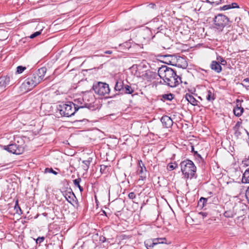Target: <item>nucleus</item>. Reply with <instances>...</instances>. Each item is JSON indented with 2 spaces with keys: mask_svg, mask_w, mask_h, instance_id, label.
Returning <instances> with one entry per match:
<instances>
[{
  "mask_svg": "<svg viewBox=\"0 0 249 249\" xmlns=\"http://www.w3.org/2000/svg\"><path fill=\"white\" fill-rule=\"evenodd\" d=\"M158 75L163 80L162 84L171 88H175L182 82L181 77L177 74L176 71L165 65L159 69Z\"/></svg>",
  "mask_w": 249,
  "mask_h": 249,
  "instance_id": "nucleus-1",
  "label": "nucleus"
},
{
  "mask_svg": "<svg viewBox=\"0 0 249 249\" xmlns=\"http://www.w3.org/2000/svg\"><path fill=\"white\" fill-rule=\"evenodd\" d=\"M83 106L79 105L71 102L62 103L57 107V109L63 117H69L73 116L79 109H82Z\"/></svg>",
  "mask_w": 249,
  "mask_h": 249,
  "instance_id": "nucleus-2",
  "label": "nucleus"
},
{
  "mask_svg": "<svg viewBox=\"0 0 249 249\" xmlns=\"http://www.w3.org/2000/svg\"><path fill=\"white\" fill-rule=\"evenodd\" d=\"M180 166L181 172L186 178L192 179L193 178H196V176H195L196 167L192 160H185L182 161L180 163Z\"/></svg>",
  "mask_w": 249,
  "mask_h": 249,
  "instance_id": "nucleus-3",
  "label": "nucleus"
},
{
  "mask_svg": "<svg viewBox=\"0 0 249 249\" xmlns=\"http://www.w3.org/2000/svg\"><path fill=\"white\" fill-rule=\"evenodd\" d=\"M213 28L217 29L219 31H222L225 27L230 26V24L231 22L229 18L222 14H219L215 16L213 19Z\"/></svg>",
  "mask_w": 249,
  "mask_h": 249,
  "instance_id": "nucleus-4",
  "label": "nucleus"
},
{
  "mask_svg": "<svg viewBox=\"0 0 249 249\" xmlns=\"http://www.w3.org/2000/svg\"><path fill=\"white\" fill-rule=\"evenodd\" d=\"M36 75L34 72L30 74L22 84L20 87L21 89L25 91H29L38 84L41 81L39 78Z\"/></svg>",
  "mask_w": 249,
  "mask_h": 249,
  "instance_id": "nucleus-5",
  "label": "nucleus"
},
{
  "mask_svg": "<svg viewBox=\"0 0 249 249\" xmlns=\"http://www.w3.org/2000/svg\"><path fill=\"white\" fill-rule=\"evenodd\" d=\"M24 151L23 140L20 137L15 138L14 141L10 144V153L20 155L22 154Z\"/></svg>",
  "mask_w": 249,
  "mask_h": 249,
  "instance_id": "nucleus-6",
  "label": "nucleus"
},
{
  "mask_svg": "<svg viewBox=\"0 0 249 249\" xmlns=\"http://www.w3.org/2000/svg\"><path fill=\"white\" fill-rule=\"evenodd\" d=\"M92 88L95 92L100 96L108 94L110 91L108 85L101 82H98L96 85H94Z\"/></svg>",
  "mask_w": 249,
  "mask_h": 249,
  "instance_id": "nucleus-7",
  "label": "nucleus"
},
{
  "mask_svg": "<svg viewBox=\"0 0 249 249\" xmlns=\"http://www.w3.org/2000/svg\"><path fill=\"white\" fill-rule=\"evenodd\" d=\"M66 199L74 207L77 208L79 206V203L74 194L71 189H67L63 193Z\"/></svg>",
  "mask_w": 249,
  "mask_h": 249,
  "instance_id": "nucleus-8",
  "label": "nucleus"
},
{
  "mask_svg": "<svg viewBox=\"0 0 249 249\" xmlns=\"http://www.w3.org/2000/svg\"><path fill=\"white\" fill-rule=\"evenodd\" d=\"M139 166L137 170V173L140 176L139 179L144 180L146 178V172L147 170L144 164L141 160L139 161Z\"/></svg>",
  "mask_w": 249,
  "mask_h": 249,
  "instance_id": "nucleus-9",
  "label": "nucleus"
},
{
  "mask_svg": "<svg viewBox=\"0 0 249 249\" xmlns=\"http://www.w3.org/2000/svg\"><path fill=\"white\" fill-rule=\"evenodd\" d=\"M243 100H240L238 99L236 100V106L233 108V113L237 117L241 116L244 112V109L242 107L241 103Z\"/></svg>",
  "mask_w": 249,
  "mask_h": 249,
  "instance_id": "nucleus-10",
  "label": "nucleus"
},
{
  "mask_svg": "<svg viewBox=\"0 0 249 249\" xmlns=\"http://www.w3.org/2000/svg\"><path fill=\"white\" fill-rule=\"evenodd\" d=\"M163 239L161 238H156L154 239L147 240L144 242V245L147 249H152V248L158 244H162L163 242H159V241Z\"/></svg>",
  "mask_w": 249,
  "mask_h": 249,
  "instance_id": "nucleus-11",
  "label": "nucleus"
},
{
  "mask_svg": "<svg viewBox=\"0 0 249 249\" xmlns=\"http://www.w3.org/2000/svg\"><path fill=\"white\" fill-rule=\"evenodd\" d=\"M238 37L237 32L235 29L229 30L225 35V37L228 41H233L235 40Z\"/></svg>",
  "mask_w": 249,
  "mask_h": 249,
  "instance_id": "nucleus-12",
  "label": "nucleus"
},
{
  "mask_svg": "<svg viewBox=\"0 0 249 249\" xmlns=\"http://www.w3.org/2000/svg\"><path fill=\"white\" fill-rule=\"evenodd\" d=\"M160 121L162 125L166 128L171 127L173 123L172 119L167 115L163 116L160 119Z\"/></svg>",
  "mask_w": 249,
  "mask_h": 249,
  "instance_id": "nucleus-13",
  "label": "nucleus"
},
{
  "mask_svg": "<svg viewBox=\"0 0 249 249\" xmlns=\"http://www.w3.org/2000/svg\"><path fill=\"white\" fill-rule=\"evenodd\" d=\"M211 69L216 73H220L222 71V68L220 63L216 61H212L210 65Z\"/></svg>",
  "mask_w": 249,
  "mask_h": 249,
  "instance_id": "nucleus-14",
  "label": "nucleus"
},
{
  "mask_svg": "<svg viewBox=\"0 0 249 249\" xmlns=\"http://www.w3.org/2000/svg\"><path fill=\"white\" fill-rule=\"evenodd\" d=\"M10 84H11V77L10 76L6 75L0 78V86L6 87Z\"/></svg>",
  "mask_w": 249,
  "mask_h": 249,
  "instance_id": "nucleus-15",
  "label": "nucleus"
},
{
  "mask_svg": "<svg viewBox=\"0 0 249 249\" xmlns=\"http://www.w3.org/2000/svg\"><path fill=\"white\" fill-rule=\"evenodd\" d=\"M185 99L192 105L194 106L198 105V101L191 94L186 93L185 94Z\"/></svg>",
  "mask_w": 249,
  "mask_h": 249,
  "instance_id": "nucleus-16",
  "label": "nucleus"
},
{
  "mask_svg": "<svg viewBox=\"0 0 249 249\" xmlns=\"http://www.w3.org/2000/svg\"><path fill=\"white\" fill-rule=\"evenodd\" d=\"M47 69L45 67H42L39 69L37 71L34 72L37 77H38L41 81L44 78V76L46 73Z\"/></svg>",
  "mask_w": 249,
  "mask_h": 249,
  "instance_id": "nucleus-17",
  "label": "nucleus"
},
{
  "mask_svg": "<svg viewBox=\"0 0 249 249\" xmlns=\"http://www.w3.org/2000/svg\"><path fill=\"white\" fill-rule=\"evenodd\" d=\"M124 86V84L123 81H118L116 82V84H115V87H114V89L116 91H118L120 92L121 94H123Z\"/></svg>",
  "mask_w": 249,
  "mask_h": 249,
  "instance_id": "nucleus-18",
  "label": "nucleus"
},
{
  "mask_svg": "<svg viewBox=\"0 0 249 249\" xmlns=\"http://www.w3.org/2000/svg\"><path fill=\"white\" fill-rule=\"evenodd\" d=\"M207 94L206 95V99L208 101H213L215 99L214 94V89L211 88V89L207 90Z\"/></svg>",
  "mask_w": 249,
  "mask_h": 249,
  "instance_id": "nucleus-19",
  "label": "nucleus"
},
{
  "mask_svg": "<svg viewBox=\"0 0 249 249\" xmlns=\"http://www.w3.org/2000/svg\"><path fill=\"white\" fill-rule=\"evenodd\" d=\"M92 160V159L91 158H89L88 160L82 161L83 165H82V167L84 171H87L88 170Z\"/></svg>",
  "mask_w": 249,
  "mask_h": 249,
  "instance_id": "nucleus-20",
  "label": "nucleus"
},
{
  "mask_svg": "<svg viewBox=\"0 0 249 249\" xmlns=\"http://www.w3.org/2000/svg\"><path fill=\"white\" fill-rule=\"evenodd\" d=\"M242 182L243 183H249V167L245 170L243 174Z\"/></svg>",
  "mask_w": 249,
  "mask_h": 249,
  "instance_id": "nucleus-21",
  "label": "nucleus"
},
{
  "mask_svg": "<svg viewBox=\"0 0 249 249\" xmlns=\"http://www.w3.org/2000/svg\"><path fill=\"white\" fill-rule=\"evenodd\" d=\"M208 198L201 197L198 202V207L203 208L206 206L207 203Z\"/></svg>",
  "mask_w": 249,
  "mask_h": 249,
  "instance_id": "nucleus-22",
  "label": "nucleus"
},
{
  "mask_svg": "<svg viewBox=\"0 0 249 249\" xmlns=\"http://www.w3.org/2000/svg\"><path fill=\"white\" fill-rule=\"evenodd\" d=\"M134 89L129 85H125L124 88L123 93L132 94L134 92Z\"/></svg>",
  "mask_w": 249,
  "mask_h": 249,
  "instance_id": "nucleus-23",
  "label": "nucleus"
},
{
  "mask_svg": "<svg viewBox=\"0 0 249 249\" xmlns=\"http://www.w3.org/2000/svg\"><path fill=\"white\" fill-rule=\"evenodd\" d=\"M174 95L171 93L169 94H164L162 95V98L164 101H171L174 99Z\"/></svg>",
  "mask_w": 249,
  "mask_h": 249,
  "instance_id": "nucleus-24",
  "label": "nucleus"
},
{
  "mask_svg": "<svg viewBox=\"0 0 249 249\" xmlns=\"http://www.w3.org/2000/svg\"><path fill=\"white\" fill-rule=\"evenodd\" d=\"M110 166L101 165H100V172L102 174H107L109 172Z\"/></svg>",
  "mask_w": 249,
  "mask_h": 249,
  "instance_id": "nucleus-25",
  "label": "nucleus"
},
{
  "mask_svg": "<svg viewBox=\"0 0 249 249\" xmlns=\"http://www.w3.org/2000/svg\"><path fill=\"white\" fill-rule=\"evenodd\" d=\"M81 181V178H78L77 179L73 180V183L75 185V186H77L79 188L80 191L82 192L83 191V188L80 185V182Z\"/></svg>",
  "mask_w": 249,
  "mask_h": 249,
  "instance_id": "nucleus-26",
  "label": "nucleus"
},
{
  "mask_svg": "<svg viewBox=\"0 0 249 249\" xmlns=\"http://www.w3.org/2000/svg\"><path fill=\"white\" fill-rule=\"evenodd\" d=\"M134 21L133 19H131L129 21L127 24H126V25L123 27V30H128L132 28V24L134 23Z\"/></svg>",
  "mask_w": 249,
  "mask_h": 249,
  "instance_id": "nucleus-27",
  "label": "nucleus"
},
{
  "mask_svg": "<svg viewBox=\"0 0 249 249\" xmlns=\"http://www.w3.org/2000/svg\"><path fill=\"white\" fill-rule=\"evenodd\" d=\"M15 210L16 211V213L18 214H22V210L18 205V201L17 199L16 201L15 205L14 207Z\"/></svg>",
  "mask_w": 249,
  "mask_h": 249,
  "instance_id": "nucleus-28",
  "label": "nucleus"
},
{
  "mask_svg": "<svg viewBox=\"0 0 249 249\" xmlns=\"http://www.w3.org/2000/svg\"><path fill=\"white\" fill-rule=\"evenodd\" d=\"M241 85L246 89H248L249 88V78L244 79Z\"/></svg>",
  "mask_w": 249,
  "mask_h": 249,
  "instance_id": "nucleus-29",
  "label": "nucleus"
},
{
  "mask_svg": "<svg viewBox=\"0 0 249 249\" xmlns=\"http://www.w3.org/2000/svg\"><path fill=\"white\" fill-rule=\"evenodd\" d=\"M224 215L226 217L231 218L233 217L234 216V213L231 210L227 211H225V213H224Z\"/></svg>",
  "mask_w": 249,
  "mask_h": 249,
  "instance_id": "nucleus-30",
  "label": "nucleus"
},
{
  "mask_svg": "<svg viewBox=\"0 0 249 249\" xmlns=\"http://www.w3.org/2000/svg\"><path fill=\"white\" fill-rule=\"evenodd\" d=\"M194 156L199 160V162L201 161L203 162L204 161V159L201 157V156L198 153L197 151L194 152Z\"/></svg>",
  "mask_w": 249,
  "mask_h": 249,
  "instance_id": "nucleus-31",
  "label": "nucleus"
},
{
  "mask_svg": "<svg viewBox=\"0 0 249 249\" xmlns=\"http://www.w3.org/2000/svg\"><path fill=\"white\" fill-rule=\"evenodd\" d=\"M207 2L217 5L222 2V0H206Z\"/></svg>",
  "mask_w": 249,
  "mask_h": 249,
  "instance_id": "nucleus-32",
  "label": "nucleus"
},
{
  "mask_svg": "<svg viewBox=\"0 0 249 249\" xmlns=\"http://www.w3.org/2000/svg\"><path fill=\"white\" fill-rule=\"evenodd\" d=\"M178 167L177 163L174 162V163H169L167 166V169L169 170H173L176 169Z\"/></svg>",
  "mask_w": 249,
  "mask_h": 249,
  "instance_id": "nucleus-33",
  "label": "nucleus"
},
{
  "mask_svg": "<svg viewBox=\"0 0 249 249\" xmlns=\"http://www.w3.org/2000/svg\"><path fill=\"white\" fill-rule=\"evenodd\" d=\"M217 60H218V62L220 64H221L222 65H225L227 64L226 61L221 56H219L217 57Z\"/></svg>",
  "mask_w": 249,
  "mask_h": 249,
  "instance_id": "nucleus-34",
  "label": "nucleus"
},
{
  "mask_svg": "<svg viewBox=\"0 0 249 249\" xmlns=\"http://www.w3.org/2000/svg\"><path fill=\"white\" fill-rule=\"evenodd\" d=\"M45 173H52L53 174V175H56L58 174V173L55 171H54L52 168H46L45 169V171H44Z\"/></svg>",
  "mask_w": 249,
  "mask_h": 249,
  "instance_id": "nucleus-35",
  "label": "nucleus"
},
{
  "mask_svg": "<svg viewBox=\"0 0 249 249\" xmlns=\"http://www.w3.org/2000/svg\"><path fill=\"white\" fill-rule=\"evenodd\" d=\"M26 67L22 66H19L17 68L16 72L18 73H21L24 70H26Z\"/></svg>",
  "mask_w": 249,
  "mask_h": 249,
  "instance_id": "nucleus-36",
  "label": "nucleus"
},
{
  "mask_svg": "<svg viewBox=\"0 0 249 249\" xmlns=\"http://www.w3.org/2000/svg\"><path fill=\"white\" fill-rule=\"evenodd\" d=\"M41 34V30L35 32L34 33L31 35L29 37L30 38L33 39V38H34L36 37V36H38Z\"/></svg>",
  "mask_w": 249,
  "mask_h": 249,
  "instance_id": "nucleus-37",
  "label": "nucleus"
},
{
  "mask_svg": "<svg viewBox=\"0 0 249 249\" xmlns=\"http://www.w3.org/2000/svg\"><path fill=\"white\" fill-rule=\"evenodd\" d=\"M84 107L83 108H87L89 110H94V107L91 104H85L84 106H83Z\"/></svg>",
  "mask_w": 249,
  "mask_h": 249,
  "instance_id": "nucleus-38",
  "label": "nucleus"
},
{
  "mask_svg": "<svg viewBox=\"0 0 249 249\" xmlns=\"http://www.w3.org/2000/svg\"><path fill=\"white\" fill-rule=\"evenodd\" d=\"M231 5L229 4V5H224L223 6L220 7V9L221 10H227L231 9Z\"/></svg>",
  "mask_w": 249,
  "mask_h": 249,
  "instance_id": "nucleus-39",
  "label": "nucleus"
},
{
  "mask_svg": "<svg viewBox=\"0 0 249 249\" xmlns=\"http://www.w3.org/2000/svg\"><path fill=\"white\" fill-rule=\"evenodd\" d=\"M45 239L44 237H38L36 240V244H40L42 243Z\"/></svg>",
  "mask_w": 249,
  "mask_h": 249,
  "instance_id": "nucleus-40",
  "label": "nucleus"
},
{
  "mask_svg": "<svg viewBox=\"0 0 249 249\" xmlns=\"http://www.w3.org/2000/svg\"><path fill=\"white\" fill-rule=\"evenodd\" d=\"M128 197L131 199H133L136 197V195L134 192H130L128 195Z\"/></svg>",
  "mask_w": 249,
  "mask_h": 249,
  "instance_id": "nucleus-41",
  "label": "nucleus"
},
{
  "mask_svg": "<svg viewBox=\"0 0 249 249\" xmlns=\"http://www.w3.org/2000/svg\"><path fill=\"white\" fill-rule=\"evenodd\" d=\"M0 146L2 147V148L5 150H6L8 152H10V144L8 145H1L0 144Z\"/></svg>",
  "mask_w": 249,
  "mask_h": 249,
  "instance_id": "nucleus-42",
  "label": "nucleus"
},
{
  "mask_svg": "<svg viewBox=\"0 0 249 249\" xmlns=\"http://www.w3.org/2000/svg\"><path fill=\"white\" fill-rule=\"evenodd\" d=\"M107 240V239L106 238V237L104 236H100V237H99V241L102 242V243H104Z\"/></svg>",
  "mask_w": 249,
  "mask_h": 249,
  "instance_id": "nucleus-43",
  "label": "nucleus"
},
{
  "mask_svg": "<svg viewBox=\"0 0 249 249\" xmlns=\"http://www.w3.org/2000/svg\"><path fill=\"white\" fill-rule=\"evenodd\" d=\"M246 196L249 203V186L248 187V189L246 191Z\"/></svg>",
  "mask_w": 249,
  "mask_h": 249,
  "instance_id": "nucleus-44",
  "label": "nucleus"
},
{
  "mask_svg": "<svg viewBox=\"0 0 249 249\" xmlns=\"http://www.w3.org/2000/svg\"><path fill=\"white\" fill-rule=\"evenodd\" d=\"M231 5V8H238L239 7L238 4L236 3H232Z\"/></svg>",
  "mask_w": 249,
  "mask_h": 249,
  "instance_id": "nucleus-45",
  "label": "nucleus"
},
{
  "mask_svg": "<svg viewBox=\"0 0 249 249\" xmlns=\"http://www.w3.org/2000/svg\"><path fill=\"white\" fill-rule=\"evenodd\" d=\"M199 214H201L203 217H206L208 215V213L206 212H201L199 213Z\"/></svg>",
  "mask_w": 249,
  "mask_h": 249,
  "instance_id": "nucleus-46",
  "label": "nucleus"
},
{
  "mask_svg": "<svg viewBox=\"0 0 249 249\" xmlns=\"http://www.w3.org/2000/svg\"><path fill=\"white\" fill-rule=\"evenodd\" d=\"M148 7L152 9H155L156 7V5L154 3H151L148 5Z\"/></svg>",
  "mask_w": 249,
  "mask_h": 249,
  "instance_id": "nucleus-47",
  "label": "nucleus"
},
{
  "mask_svg": "<svg viewBox=\"0 0 249 249\" xmlns=\"http://www.w3.org/2000/svg\"><path fill=\"white\" fill-rule=\"evenodd\" d=\"M241 124V122H239V121H238V122H237L236 123V124H235V126H234V128H236V127H239V126H240Z\"/></svg>",
  "mask_w": 249,
  "mask_h": 249,
  "instance_id": "nucleus-48",
  "label": "nucleus"
},
{
  "mask_svg": "<svg viewBox=\"0 0 249 249\" xmlns=\"http://www.w3.org/2000/svg\"><path fill=\"white\" fill-rule=\"evenodd\" d=\"M112 53V51H109V50H108V51H105V52H104V53H105V54H111Z\"/></svg>",
  "mask_w": 249,
  "mask_h": 249,
  "instance_id": "nucleus-49",
  "label": "nucleus"
},
{
  "mask_svg": "<svg viewBox=\"0 0 249 249\" xmlns=\"http://www.w3.org/2000/svg\"><path fill=\"white\" fill-rule=\"evenodd\" d=\"M241 134V133L238 131V130H236L235 132V135L238 137V136L240 135Z\"/></svg>",
  "mask_w": 249,
  "mask_h": 249,
  "instance_id": "nucleus-50",
  "label": "nucleus"
},
{
  "mask_svg": "<svg viewBox=\"0 0 249 249\" xmlns=\"http://www.w3.org/2000/svg\"><path fill=\"white\" fill-rule=\"evenodd\" d=\"M191 151L192 152H193L194 153V152H195L196 151L194 149V146H192V148H191Z\"/></svg>",
  "mask_w": 249,
  "mask_h": 249,
  "instance_id": "nucleus-51",
  "label": "nucleus"
},
{
  "mask_svg": "<svg viewBox=\"0 0 249 249\" xmlns=\"http://www.w3.org/2000/svg\"><path fill=\"white\" fill-rule=\"evenodd\" d=\"M246 164L247 165H249V158L247 159V160L246 161Z\"/></svg>",
  "mask_w": 249,
  "mask_h": 249,
  "instance_id": "nucleus-52",
  "label": "nucleus"
},
{
  "mask_svg": "<svg viewBox=\"0 0 249 249\" xmlns=\"http://www.w3.org/2000/svg\"><path fill=\"white\" fill-rule=\"evenodd\" d=\"M83 100V99H78L77 100V101H78V103H80L81 104H82V101Z\"/></svg>",
  "mask_w": 249,
  "mask_h": 249,
  "instance_id": "nucleus-53",
  "label": "nucleus"
},
{
  "mask_svg": "<svg viewBox=\"0 0 249 249\" xmlns=\"http://www.w3.org/2000/svg\"><path fill=\"white\" fill-rule=\"evenodd\" d=\"M175 66H177V64H176V65H175ZM178 67H179V68L182 67V66H181V65H180V64H178Z\"/></svg>",
  "mask_w": 249,
  "mask_h": 249,
  "instance_id": "nucleus-54",
  "label": "nucleus"
},
{
  "mask_svg": "<svg viewBox=\"0 0 249 249\" xmlns=\"http://www.w3.org/2000/svg\"><path fill=\"white\" fill-rule=\"evenodd\" d=\"M119 95V93H117L116 94H114L113 96H111L110 97H115V96H116V95Z\"/></svg>",
  "mask_w": 249,
  "mask_h": 249,
  "instance_id": "nucleus-55",
  "label": "nucleus"
},
{
  "mask_svg": "<svg viewBox=\"0 0 249 249\" xmlns=\"http://www.w3.org/2000/svg\"><path fill=\"white\" fill-rule=\"evenodd\" d=\"M162 239H162V240H160L159 241V242H163V240H165V238H162Z\"/></svg>",
  "mask_w": 249,
  "mask_h": 249,
  "instance_id": "nucleus-56",
  "label": "nucleus"
},
{
  "mask_svg": "<svg viewBox=\"0 0 249 249\" xmlns=\"http://www.w3.org/2000/svg\"><path fill=\"white\" fill-rule=\"evenodd\" d=\"M184 83V84H187V83L186 82H185Z\"/></svg>",
  "mask_w": 249,
  "mask_h": 249,
  "instance_id": "nucleus-57",
  "label": "nucleus"
}]
</instances>
